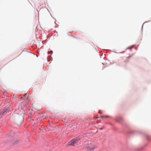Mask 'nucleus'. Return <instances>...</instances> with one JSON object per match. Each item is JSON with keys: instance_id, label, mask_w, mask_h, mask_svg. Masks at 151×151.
<instances>
[{"instance_id": "nucleus-1", "label": "nucleus", "mask_w": 151, "mask_h": 151, "mask_svg": "<svg viewBox=\"0 0 151 151\" xmlns=\"http://www.w3.org/2000/svg\"><path fill=\"white\" fill-rule=\"evenodd\" d=\"M12 118L18 124H21L23 122L24 119V117L22 115H19V114L16 113H14L12 115Z\"/></svg>"}, {"instance_id": "nucleus-2", "label": "nucleus", "mask_w": 151, "mask_h": 151, "mask_svg": "<svg viewBox=\"0 0 151 151\" xmlns=\"http://www.w3.org/2000/svg\"><path fill=\"white\" fill-rule=\"evenodd\" d=\"M48 13V10L45 8H42L38 12L39 15L44 16L46 15Z\"/></svg>"}, {"instance_id": "nucleus-3", "label": "nucleus", "mask_w": 151, "mask_h": 151, "mask_svg": "<svg viewBox=\"0 0 151 151\" xmlns=\"http://www.w3.org/2000/svg\"><path fill=\"white\" fill-rule=\"evenodd\" d=\"M131 56L129 55L127 56L124 59L123 57H121L120 58V60L121 63L123 65H126L127 63L129 62V58H131Z\"/></svg>"}, {"instance_id": "nucleus-4", "label": "nucleus", "mask_w": 151, "mask_h": 151, "mask_svg": "<svg viewBox=\"0 0 151 151\" xmlns=\"http://www.w3.org/2000/svg\"><path fill=\"white\" fill-rule=\"evenodd\" d=\"M79 140V139H74L69 142L68 144L69 145H75L74 144L77 143Z\"/></svg>"}, {"instance_id": "nucleus-5", "label": "nucleus", "mask_w": 151, "mask_h": 151, "mask_svg": "<svg viewBox=\"0 0 151 151\" xmlns=\"http://www.w3.org/2000/svg\"><path fill=\"white\" fill-rule=\"evenodd\" d=\"M22 103L20 104L19 105L16 104L15 105V111H17L18 110H19V106H21Z\"/></svg>"}, {"instance_id": "nucleus-6", "label": "nucleus", "mask_w": 151, "mask_h": 151, "mask_svg": "<svg viewBox=\"0 0 151 151\" xmlns=\"http://www.w3.org/2000/svg\"><path fill=\"white\" fill-rule=\"evenodd\" d=\"M6 112V111L5 110H4L3 111H0V118H1L3 115L4 114V113Z\"/></svg>"}, {"instance_id": "nucleus-7", "label": "nucleus", "mask_w": 151, "mask_h": 151, "mask_svg": "<svg viewBox=\"0 0 151 151\" xmlns=\"http://www.w3.org/2000/svg\"><path fill=\"white\" fill-rule=\"evenodd\" d=\"M108 117V116H101L100 117L101 118H106V117Z\"/></svg>"}, {"instance_id": "nucleus-8", "label": "nucleus", "mask_w": 151, "mask_h": 151, "mask_svg": "<svg viewBox=\"0 0 151 151\" xmlns=\"http://www.w3.org/2000/svg\"><path fill=\"white\" fill-rule=\"evenodd\" d=\"M88 148H89V149L90 150H93L94 148V147L93 148H92L90 147H89Z\"/></svg>"}, {"instance_id": "nucleus-9", "label": "nucleus", "mask_w": 151, "mask_h": 151, "mask_svg": "<svg viewBox=\"0 0 151 151\" xmlns=\"http://www.w3.org/2000/svg\"><path fill=\"white\" fill-rule=\"evenodd\" d=\"M52 52H52H48V53H51Z\"/></svg>"}, {"instance_id": "nucleus-10", "label": "nucleus", "mask_w": 151, "mask_h": 151, "mask_svg": "<svg viewBox=\"0 0 151 151\" xmlns=\"http://www.w3.org/2000/svg\"><path fill=\"white\" fill-rule=\"evenodd\" d=\"M36 120H38V118H36Z\"/></svg>"}, {"instance_id": "nucleus-11", "label": "nucleus", "mask_w": 151, "mask_h": 151, "mask_svg": "<svg viewBox=\"0 0 151 151\" xmlns=\"http://www.w3.org/2000/svg\"><path fill=\"white\" fill-rule=\"evenodd\" d=\"M26 95V94H24V96H25Z\"/></svg>"}, {"instance_id": "nucleus-12", "label": "nucleus", "mask_w": 151, "mask_h": 151, "mask_svg": "<svg viewBox=\"0 0 151 151\" xmlns=\"http://www.w3.org/2000/svg\"><path fill=\"white\" fill-rule=\"evenodd\" d=\"M6 104H9V103H7Z\"/></svg>"}, {"instance_id": "nucleus-13", "label": "nucleus", "mask_w": 151, "mask_h": 151, "mask_svg": "<svg viewBox=\"0 0 151 151\" xmlns=\"http://www.w3.org/2000/svg\"><path fill=\"white\" fill-rule=\"evenodd\" d=\"M23 98L22 97L21 98V99H23Z\"/></svg>"}, {"instance_id": "nucleus-14", "label": "nucleus", "mask_w": 151, "mask_h": 151, "mask_svg": "<svg viewBox=\"0 0 151 151\" xmlns=\"http://www.w3.org/2000/svg\"><path fill=\"white\" fill-rule=\"evenodd\" d=\"M133 46H132V47H133Z\"/></svg>"}, {"instance_id": "nucleus-15", "label": "nucleus", "mask_w": 151, "mask_h": 151, "mask_svg": "<svg viewBox=\"0 0 151 151\" xmlns=\"http://www.w3.org/2000/svg\"><path fill=\"white\" fill-rule=\"evenodd\" d=\"M98 118V117H96V119H97V118Z\"/></svg>"}]
</instances>
